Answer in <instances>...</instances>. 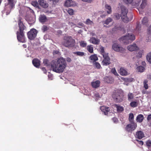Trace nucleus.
<instances>
[{
  "instance_id": "nucleus-34",
  "label": "nucleus",
  "mask_w": 151,
  "mask_h": 151,
  "mask_svg": "<svg viewBox=\"0 0 151 151\" xmlns=\"http://www.w3.org/2000/svg\"><path fill=\"white\" fill-rule=\"evenodd\" d=\"M85 23L87 25H92L93 24V22L89 19H86Z\"/></svg>"
},
{
  "instance_id": "nucleus-27",
  "label": "nucleus",
  "mask_w": 151,
  "mask_h": 151,
  "mask_svg": "<svg viewBox=\"0 0 151 151\" xmlns=\"http://www.w3.org/2000/svg\"><path fill=\"white\" fill-rule=\"evenodd\" d=\"M144 118L142 114L139 115L136 118V121L139 122H142Z\"/></svg>"
},
{
  "instance_id": "nucleus-11",
  "label": "nucleus",
  "mask_w": 151,
  "mask_h": 151,
  "mask_svg": "<svg viewBox=\"0 0 151 151\" xmlns=\"http://www.w3.org/2000/svg\"><path fill=\"white\" fill-rule=\"evenodd\" d=\"M137 127V124L133 122L127 125L126 127V130L128 132H132Z\"/></svg>"
},
{
  "instance_id": "nucleus-33",
  "label": "nucleus",
  "mask_w": 151,
  "mask_h": 151,
  "mask_svg": "<svg viewBox=\"0 0 151 151\" xmlns=\"http://www.w3.org/2000/svg\"><path fill=\"white\" fill-rule=\"evenodd\" d=\"M112 19L110 17H109L106 19L103 22L104 24H106V25L108 24L110 22H111L112 21Z\"/></svg>"
},
{
  "instance_id": "nucleus-9",
  "label": "nucleus",
  "mask_w": 151,
  "mask_h": 151,
  "mask_svg": "<svg viewBox=\"0 0 151 151\" xmlns=\"http://www.w3.org/2000/svg\"><path fill=\"white\" fill-rule=\"evenodd\" d=\"M112 48L115 51L122 53L125 52V49L116 43H114L112 45Z\"/></svg>"
},
{
  "instance_id": "nucleus-8",
  "label": "nucleus",
  "mask_w": 151,
  "mask_h": 151,
  "mask_svg": "<svg viewBox=\"0 0 151 151\" xmlns=\"http://www.w3.org/2000/svg\"><path fill=\"white\" fill-rule=\"evenodd\" d=\"M112 97L114 101L117 103H119L122 101L123 96L122 92L117 91L113 93Z\"/></svg>"
},
{
  "instance_id": "nucleus-37",
  "label": "nucleus",
  "mask_w": 151,
  "mask_h": 151,
  "mask_svg": "<svg viewBox=\"0 0 151 151\" xmlns=\"http://www.w3.org/2000/svg\"><path fill=\"white\" fill-rule=\"evenodd\" d=\"M147 60L150 63H151V52L147 54Z\"/></svg>"
},
{
  "instance_id": "nucleus-29",
  "label": "nucleus",
  "mask_w": 151,
  "mask_h": 151,
  "mask_svg": "<svg viewBox=\"0 0 151 151\" xmlns=\"http://www.w3.org/2000/svg\"><path fill=\"white\" fill-rule=\"evenodd\" d=\"M86 48L88 51L91 53L93 52V47L92 45H90L87 46Z\"/></svg>"
},
{
  "instance_id": "nucleus-1",
  "label": "nucleus",
  "mask_w": 151,
  "mask_h": 151,
  "mask_svg": "<svg viewBox=\"0 0 151 151\" xmlns=\"http://www.w3.org/2000/svg\"><path fill=\"white\" fill-rule=\"evenodd\" d=\"M66 66L65 60L62 57H60L55 60H52L50 63L51 69L53 71L58 73L63 72Z\"/></svg>"
},
{
  "instance_id": "nucleus-57",
  "label": "nucleus",
  "mask_w": 151,
  "mask_h": 151,
  "mask_svg": "<svg viewBox=\"0 0 151 151\" xmlns=\"http://www.w3.org/2000/svg\"><path fill=\"white\" fill-rule=\"evenodd\" d=\"M66 60L68 62H70L71 61V58L69 57H68L66 58Z\"/></svg>"
},
{
  "instance_id": "nucleus-24",
  "label": "nucleus",
  "mask_w": 151,
  "mask_h": 151,
  "mask_svg": "<svg viewBox=\"0 0 151 151\" xmlns=\"http://www.w3.org/2000/svg\"><path fill=\"white\" fill-rule=\"evenodd\" d=\"M119 73L122 76H126L127 75L126 70L123 68H121L120 69Z\"/></svg>"
},
{
  "instance_id": "nucleus-30",
  "label": "nucleus",
  "mask_w": 151,
  "mask_h": 151,
  "mask_svg": "<svg viewBox=\"0 0 151 151\" xmlns=\"http://www.w3.org/2000/svg\"><path fill=\"white\" fill-rule=\"evenodd\" d=\"M105 7L106 11L108 14H110L111 12V6L107 4L105 5Z\"/></svg>"
},
{
  "instance_id": "nucleus-45",
  "label": "nucleus",
  "mask_w": 151,
  "mask_h": 151,
  "mask_svg": "<svg viewBox=\"0 0 151 151\" xmlns=\"http://www.w3.org/2000/svg\"><path fill=\"white\" fill-rule=\"evenodd\" d=\"M67 12L70 15H72L73 14V9L69 8L68 9Z\"/></svg>"
},
{
  "instance_id": "nucleus-12",
  "label": "nucleus",
  "mask_w": 151,
  "mask_h": 151,
  "mask_svg": "<svg viewBox=\"0 0 151 151\" xmlns=\"http://www.w3.org/2000/svg\"><path fill=\"white\" fill-rule=\"evenodd\" d=\"M103 57L104 59L102 62V64L104 65H107L109 64L110 63V59L108 56V54H103Z\"/></svg>"
},
{
  "instance_id": "nucleus-55",
  "label": "nucleus",
  "mask_w": 151,
  "mask_h": 151,
  "mask_svg": "<svg viewBox=\"0 0 151 151\" xmlns=\"http://www.w3.org/2000/svg\"><path fill=\"white\" fill-rule=\"evenodd\" d=\"M147 120L149 122H150L151 120V114H149L148 116Z\"/></svg>"
},
{
  "instance_id": "nucleus-18",
  "label": "nucleus",
  "mask_w": 151,
  "mask_h": 151,
  "mask_svg": "<svg viewBox=\"0 0 151 151\" xmlns=\"http://www.w3.org/2000/svg\"><path fill=\"white\" fill-rule=\"evenodd\" d=\"M39 19L40 22L42 23H44L47 20L46 17L44 14L40 15Z\"/></svg>"
},
{
  "instance_id": "nucleus-51",
  "label": "nucleus",
  "mask_w": 151,
  "mask_h": 151,
  "mask_svg": "<svg viewBox=\"0 0 151 151\" xmlns=\"http://www.w3.org/2000/svg\"><path fill=\"white\" fill-rule=\"evenodd\" d=\"M47 27L46 26H43L42 27V30L43 32H45L47 30Z\"/></svg>"
},
{
  "instance_id": "nucleus-56",
  "label": "nucleus",
  "mask_w": 151,
  "mask_h": 151,
  "mask_svg": "<svg viewBox=\"0 0 151 151\" xmlns=\"http://www.w3.org/2000/svg\"><path fill=\"white\" fill-rule=\"evenodd\" d=\"M59 53V52L57 50H55L53 51V55H55L58 54Z\"/></svg>"
},
{
  "instance_id": "nucleus-19",
  "label": "nucleus",
  "mask_w": 151,
  "mask_h": 151,
  "mask_svg": "<svg viewBox=\"0 0 151 151\" xmlns=\"http://www.w3.org/2000/svg\"><path fill=\"white\" fill-rule=\"evenodd\" d=\"M141 28V26L139 24V22H137L136 27L134 31V33L136 34L139 33L140 31Z\"/></svg>"
},
{
  "instance_id": "nucleus-58",
  "label": "nucleus",
  "mask_w": 151,
  "mask_h": 151,
  "mask_svg": "<svg viewBox=\"0 0 151 151\" xmlns=\"http://www.w3.org/2000/svg\"><path fill=\"white\" fill-rule=\"evenodd\" d=\"M42 70L45 73H46L47 72L46 69L45 68H42Z\"/></svg>"
},
{
  "instance_id": "nucleus-17",
  "label": "nucleus",
  "mask_w": 151,
  "mask_h": 151,
  "mask_svg": "<svg viewBox=\"0 0 151 151\" xmlns=\"http://www.w3.org/2000/svg\"><path fill=\"white\" fill-rule=\"evenodd\" d=\"M144 134L143 132L141 131H138L136 132L135 135L136 138H138L139 139H141L144 137Z\"/></svg>"
},
{
  "instance_id": "nucleus-13",
  "label": "nucleus",
  "mask_w": 151,
  "mask_h": 151,
  "mask_svg": "<svg viewBox=\"0 0 151 151\" xmlns=\"http://www.w3.org/2000/svg\"><path fill=\"white\" fill-rule=\"evenodd\" d=\"M127 49L130 51H136L139 49L138 47L135 43L129 45L127 47Z\"/></svg>"
},
{
  "instance_id": "nucleus-23",
  "label": "nucleus",
  "mask_w": 151,
  "mask_h": 151,
  "mask_svg": "<svg viewBox=\"0 0 151 151\" xmlns=\"http://www.w3.org/2000/svg\"><path fill=\"white\" fill-rule=\"evenodd\" d=\"M100 81L97 80L91 82V84L92 86L94 88H96L100 86Z\"/></svg>"
},
{
  "instance_id": "nucleus-10",
  "label": "nucleus",
  "mask_w": 151,
  "mask_h": 151,
  "mask_svg": "<svg viewBox=\"0 0 151 151\" xmlns=\"http://www.w3.org/2000/svg\"><path fill=\"white\" fill-rule=\"evenodd\" d=\"M37 31L35 29H31L27 33L28 38L30 40H34L36 37Z\"/></svg>"
},
{
  "instance_id": "nucleus-7",
  "label": "nucleus",
  "mask_w": 151,
  "mask_h": 151,
  "mask_svg": "<svg viewBox=\"0 0 151 151\" xmlns=\"http://www.w3.org/2000/svg\"><path fill=\"white\" fill-rule=\"evenodd\" d=\"M75 40L71 37H66L64 38L63 45L67 47H72L74 45Z\"/></svg>"
},
{
  "instance_id": "nucleus-14",
  "label": "nucleus",
  "mask_w": 151,
  "mask_h": 151,
  "mask_svg": "<svg viewBox=\"0 0 151 151\" xmlns=\"http://www.w3.org/2000/svg\"><path fill=\"white\" fill-rule=\"evenodd\" d=\"M38 3L39 5L44 8H46L48 6V4L44 0H38Z\"/></svg>"
},
{
  "instance_id": "nucleus-25",
  "label": "nucleus",
  "mask_w": 151,
  "mask_h": 151,
  "mask_svg": "<svg viewBox=\"0 0 151 151\" xmlns=\"http://www.w3.org/2000/svg\"><path fill=\"white\" fill-rule=\"evenodd\" d=\"M91 62H94L98 59V58L96 54L91 55L89 58Z\"/></svg>"
},
{
  "instance_id": "nucleus-49",
  "label": "nucleus",
  "mask_w": 151,
  "mask_h": 151,
  "mask_svg": "<svg viewBox=\"0 0 151 151\" xmlns=\"http://www.w3.org/2000/svg\"><path fill=\"white\" fill-rule=\"evenodd\" d=\"M94 65L97 68H99L100 67V65L99 63L97 62H95L94 63Z\"/></svg>"
},
{
  "instance_id": "nucleus-54",
  "label": "nucleus",
  "mask_w": 151,
  "mask_h": 151,
  "mask_svg": "<svg viewBox=\"0 0 151 151\" xmlns=\"http://www.w3.org/2000/svg\"><path fill=\"white\" fill-rule=\"evenodd\" d=\"M48 76V78L49 80H52L53 79V76L52 74H49Z\"/></svg>"
},
{
  "instance_id": "nucleus-41",
  "label": "nucleus",
  "mask_w": 151,
  "mask_h": 151,
  "mask_svg": "<svg viewBox=\"0 0 151 151\" xmlns=\"http://www.w3.org/2000/svg\"><path fill=\"white\" fill-rule=\"evenodd\" d=\"M74 53L76 54L77 55L80 56H83L84 55V53L83 52H74Z\"/></svg>"
},
{
  "instance_id": "nucleus-47",
  "label": "nucleus",
  "mask_w": 151,
  "mask_h": 151,
  "mask_svg": "<svg viewBox=\"0 0 151 151\" xmlns=\"http://www.w3.org/2000/svg\"><path fill=\"white\" fill-rule=\"evenodd\" d=\"M124 2L126 4H131L133 1V0H123Z\"/></svg>"
},
{
  "instance_id": "nucleus-32",
  "label": "nucleus",
  "mask_w": 151,
  "mask_h": 151,
  "mask_svg": "<svg viewBox=\"0 0 151 151\" xmlns=\"http://www.w3.org/2000/svg\"><path fill=\"white\" fill-rule=\"evenodd\" d=\"M137 70L138 72L142 73L144 71L145 68L143 66H139L137 67Z\"/></svg>"
},
{
  "instance_id": "nucleus-4",
  "label": "nucleus",
  "mask_w": 151,
  "mask_h": 151,
  "mask_svg": "<svg viewBox=\"0 0 151 151\" xmlns=\"http://www.w3.org/2000/svg\"><path fill=\"white\" fill-rule=\"evenodd\" d=\"M135 39V36L132 33H128L126 35L123 36L119 39L120 41L127 44L129 43V40L133 41Z\"/></svg>"
},
{
  "instance_id": "nucleus-28",
  "label": "nucleus",
  "mask_w": 151,
  "mask_h": 151,
  "mask_svg": "<svg viewBox=\"0 0 151 151\" xmlns=\"http://www.w3.org/2000/svg\"><path fill=\"white\" fill-rule=\"evenodd\" d=\"M115 107L116 108L117 111L118 112H121L124 110L122 106L115 104Z\"/></svg>"
},
{
  "instance_id": "nucleus-42",
  "label": "nucleus",
  "mask_w": 151,
  "mask_h": 151,
  "mask_svg": "<svg viewBox=\"0 0 151 151\" xmlns=\"http://www.w3.org/2000/svg\"><path fill=\"white\" fill-rule=\"evenodd\" d=\"M146 145L148 148L150 150H151V141L148 140L146 142Z\"/></svg>"
},
{
  "instance_id": "nucleus-15",
  "label": "nucleus",
  "mask_w": 151,
  "mask_h": 151,
  "mask_svg": "<svg viewBox=\"0 0 151 151\" xmlns=\"http://www.w3.org/2000/svg\"><path fill=\"white\" fill-rule=\"evenodd\" d=\"M65 6L67 7L72 6L75 5V3L72 0H67L65 3Z\"/></svg>"
},
{
  "instance_id": "nucleus-40",
  "label": "nucleus",
  "mask_w": 151,
  "mask_h": 151,
  "mask_svg": "<svg viewBox=\"0 0 151 151\" xmlns=\"http://www.w3.org/2000/svg\"><path fill=\"white\" fill-rule=\"evenodd\" d=\"M148 81L147 80H145L143 82V84H144V87L145 88L147 89L148 88V84H147Z\"/></svg>"
},
{
  "instance_id": "nucleus-26",
  "label": "nucleus",
  "mask_w": 151,
  "mask_h": 151,
  "mask_svg": "<svg viewBox=\"0 0 151 151\" xmlns=\"http://www.w3.org/2000/svg\"><path fill=\"white\" fill-rule=\"evenodd\" d=\"M148 19L147 17H145L143 18L142 20V24L145 25L147 26L149 25Z\"/></svg>"
},
{
  "instance_id": "nucleus-16",
  "label": "nucleus",
  "mask_w": 151,
  "mask_h": 151,
  "mask_svg": "<svg viewBox=\"0 0 151 151\" xmlns=\"http://www.w3.org/2000/svg\"><path fill=\"white\" fill-rule=\"evenodd\" d=\"M100 109L102 112V113L105 115H107L108 113L110 111L109 108L106 107L104 106H102L101 107Z\"/></svg>"
},
{
  "instance_id": "nucleus-48",
  "label": "nucleus",
  "mask_w": 151,
  "mask_h": 151,
  "mask_svg": "<svg viewBox=\"0 0 151 151\" xmlns=\"http://www.w3.org/2000/svg\"><path fill=\"white\" fill-rule=\"evenodd\" d=\"M111 72L112 73H113L114 75L116 76H117L118 74L117 73L116 70L114 68H112L111 70Z\"/></svg>"
},
{
  "instance_id": "nucleus-61",
  "label": "nucleus",
  "mask_w": 151,
  "mask_h": 151,
  "mask_svg": "<svg viewBox=\"0 0 151 151\" xmlns=\"http://www.w3.org/2000/svg\"><path fill=\"white\" fill-rule=\"evenodd\" d=\"M115 16L116 17V19H119L120 17V15L119 14H116L115 15Z\"/></svg>"
},
{
  "instance_id": "nucleus-59",
  "label": "nucleus",
  "mask_w": 151,
  "mask_h": 151,
  "mask_svg": "<svg viewBox=\"0 0 151 151\" xmlns=\"http://www.w3.org/2000/svg\"><path fill=\"white\" fill-rule=\"evenodd\" d=\"M28 9H29V11L31 13H32L33 14H34V12L33 10L29 8H28Z\"/></svg>"
},
{
  "instance_id": "nucleus-22",
  "label": "nucleus",
  "mask_w": 151,
  "mask_h": 151,
  "mask_svg": "<svg viewBox=\"0 0 151 151\" xmlns=\"http://www.w3.org/2000/svg\"><path fill=\"white\" fill-rule=\"evenodd\" d=\"M89 41L91 42L93 44L98 45L99 44L100 41L99 39L94 37L91 38Z\"/></svg>"
},
{
  "instance_id": "nucleus-36",
  "label": "nucleus",
  "mask_w": 151,
  "mask_h": 151,
  "mask_svg": "<svg viewBox=\"0 0 151 151\" xmlns=\"http://www.w3.org/2000/svg\"><path fill=\"white\" fill-rule=\"evenodd\" d=\"M122 79L124 80L125 82H131L132 81L134 80L133 78H127L124 77H122Z\"/></svg>"
},
{
  "instance_id": "nucleus-35",
  "label": "nucleus",
  "mask_w": 151,
  "mask_h": 151,
  "mask_svg": "<svg viewBox=\"0 0 151 151\" xmlns=\"http://www.w3.org/2000/svg\"><path fill=\"white\" fill-rule=\"evenodd\" d=\"M134 95L132 93H129L128 94V99L129 101H131L133 99Z\"/></svg>"
},
{
  "instance_id": "nucleus-52",
  "label": "nucleus",
  "mask_w": 151,
  "mask_h": 151,
  "mask_svg": "<svg viewBox=\"0 0 151 151\" xmlns=\"http://www.w3.org/2000/svg\"><path fill=\"white\" fill-rule=\"evenodd\" d=\"M43 63L45 65H47L48 60L47 59H45L43 60Z\"/></svg>"
},
{
  "instance_id": "nucleus-60",
  "label": "nucleus",
  "mask_w": 151,
  "mask_h": 151,
  "mask_svg": "<svg viewBox=\"0 0 151 151\" xmlns=\"http://www.w3.org/2000/svg\"><path fill=\"white\" fill-rule=\"evenodd\" d=\"M148 32L150 33L151 34V25L149 27L148 29Z\"/></svg>"
},
{
  "instance_id": "nucleus-31",
  "label": "nucleus",
  "mask_w": 151,
  "mask_h": 151,
  "mask_svg": "<svg viewBox=\"0 0 151 151\" xmlns=\"http://www.w3.org/2000/svg\"><path fill=\"white\" fill-rule=\"evenodd\" d=\"M32 5L34 6V7L38 8L39 9H40V8L39 5V3L37 2V1H34L32 2Z\"/></svg>"
},
{
  "instance_id": "nucleus-50",
  "label": "nucleus",
  "mask_w": 151,
  "mask_h": 151,
  "mask_svg": "<svg viewBox=\"0 0 151 151\" xmlns=\"http://www.w3.org/2000/svg\"><path fill=\"white\" fill-rule=\"evenodd\" d=\"M142 54L141 52L139 51L138 52V54L136 55V57L138 58H139L141 57Z\"/></svg>"
},
{
  "instance_id": "nucleus-46",
  "label": "nucleus",
  "mask_w": 151,
  "mask_h": 151,
  "mask_svg": "<svg viewBox=\"0 0 151 151\" xmlns=\"http://www.w3.org/2000/svg\"><path fill=\"white\" fill-rule=\"evenodd\" d=\"M101 52L102 55L103 56V54H108V53H105L104 50V47L102 46L100 47Z\"/></svg>"
},
{
  "instance_id": "nucleus-20",
  "label": "nucleus",
  "mask_w": 151,
  "mask_h": 151,
  "mask_svg": "<svg viewBox=\"0 0 151 151\" xmlns=\"http://www.w3.org/2000/svg\"><path fill=\"white\" fill-rule=\"evenodd\" d=\"M105 82L108 83H112L113 82L114 79L113 77L110 76H106L104 78Z\"/></svg>"
},
{
  "instance_id": "nucleus-53",
  "label": "nucleus",
  "mask_w": 151,
  "mask_h": 151,
  "mask_svg": "<svg viewBox=\"0 0 151 151\" xmlns=\"http://www.w3.org/2000/svg\"><path fill=\"white\" fill-rule=\"evenodd\" d=\"M113 122L115 123H116L118 121L116 117H114L112 119Z\"/></svg>"
},
{
  "instance_id": "nucleus-63",
  "label": "nucleus",
  "mask_w": 151,
  "mask_h": 151,
  "mask_svg": "<svg viewBox=\"0 0 151 151\" xmlns=\"http://www.w3.org/2000/svg\"><path fill=\"white\" fill-rule=\"evenodd\" d=\"M138 142L141 145H142L143 144V142L142 141H138Z\"/></svg>"
},
{
  "instance_id": "nucleus-2",
  "label": "nucleus",
  "mask_w": 151,
  "mask_h": 151,
  "mask_svg": "<svg viewBox=\"0 0 151 151\" xmlns=\"http://www.w3.org/2000/svg\"><path fill=\"white\" fill-rule=\"evenodd\" d=\"M22 18L20 17L18 20V25L19 27V31L17 32V39L20 42L24 43L25 42V39L23 33V30L25 28L22 22L21 21Z\"/></svg>"
},
{
  "instance_id": "nucleus-44",
  "label": "nucleus",
  "mask_w": 151,
  "mask_h": 151,
  "mask_svg": "<svg viewBox=\"0 0 151 151\" xmlns=\"http://www.w3.org/2000/svg\"><path fill=\"white\" fill-rule=\"evenodd\" d=\"M130 104L132 107H136L137 105V102L134 101L130 103Z\"/></svg>"
},
{
  "instance_id": "nucleus-43",
  "label": "nucleus",
  "mask_w": 151,
  "mask_h": 151,
  "mask_svg": "<svg viewBox=\"0 0 151 151\" xmlns=\"http://www.w3.org/2000/svg\"><path fill=\"white\" fill-rule=\"evenodd\" d=\"M87 44V43L84 41H81L80 42V45L83 47H86Z\"/></svg>"
},
{
  "instance_id": "nucleus-6",
  "label": "nucleus",
  "mask_w": 151,
  "mask_h": 151,
  "mask_svg": "<svg viewBox=\"0 0 151 151\" xmlns=\"http://www.w3.org/2000/svg\"><path fill=\"white\" fill-rule=\"evenodd\" d=\"M136 6L138 7L139 13L142 14V12L141 10L144 9L147 5V0H137L135 3Z\"/></svg>"
},
{
  "instance_id": "nucleus-39",
  "label": "nucleus",
  "mask_w": 151,
  "mask_h": 151,
  "mask_svg": "<svg viewBox=\"0 0 151 151\" xmlns=\"http://www.w3.org/2000/svg\"><path fill=\"white\" fill-rule=\"evenodd\" d=\"M134 118L133 114L132 113H130L129 114V120L130 122L133 123V120Z\"/></svg>"
},
{
  "instance_id": "nucleus-5",
  "label": "nucleus",
  "mask_w": 151,
  "mask_h": 151,
  "mask_svg": "<svg viewBox=\"0 0 151 151\" xmlns=\"http://www.w3.org/2000/svg\"><path fill=\"white\" fill-rule=\"evenodd\" d=\"M8 3L5 4L4 10L6 15H8L11 9L14 7L15 6L14 0H7Z\"/></svg>"
},
{
  "instance_id": "nucleus-21",
  "label": "nucleus",
  "mask_w": 151,
  "mask_h": 151,
  "mask_svg": "<svg viewBox=\"0 0 151 151\" xmlns=\"http://www.w3.org/2000/svg\"><path fill=\"white\" fill-rule=\"evenodd\" d=\"M33 65L36 68H38L40 65V61L37 59H34L32 61Z\"/></svg>"
},
{
  "instance_id": "nucleus-38",
  "label": "nucleus",
  "mask_w": 151,
  "mask_h": 151,
  "mask_svg": "<svg viewBox=\"0 0 151 151\" xmlns=\"http://www.w3.org/2000/svg\"><path fill=\"white\" fill-rule=\"evenodd\" d=\"M93 94L94 96L96 97V100H98L99 98L101 97L99 93L96 91H94Z\"/></svg>"
},
{
  "instance_id": "nucleus-62",
  "label": "nucleus",
  "mask_w": 151,
  "mask_h": 151,
  "mask_svg": "<svg viewBox=\"0 0 151 151\" xmlns=\"http://www.w3.org/2000/svg\"><path fill=\"white\" fill-rule=\"evenodd\" d=\"M90 35L91 36H96L95 33L94 32H90Z\"/></svg>"
},
{
  "instance_id": "nucleus-64",
  "label": "nucleus",
  "mask_w": 151,
  "mask_h": 151,
  "mask_svg": "<svg viewBox=\"0 0 151 151\" xmlns=\"http://www.w3.org/2000/svg\"><path fill=\"white\" fill-rule=\"evenodd\" d=\"M83 1L87 2L88 3H90L91 2L92 0H82Z\"/></svg>"
},
{
  "instance_id": "nucleus-3",
  "label": "nucleus",
  "mask_w": 151,
  "mask_h": 151,
  "mask_svg": "<svg viewBox=\"0 0 151 151\" xmlns=\"http://www.w3.org/2000/svg\"><path fill=\"white\" fill-rule=\"evenodd\" d=\"M121 16L122 21L124 22L127 23L129 21L131 20L133 17L132 14H130V17L129 18L127 16L128 9L124 6H121Z\"/></svg>"
}]
</instances>
